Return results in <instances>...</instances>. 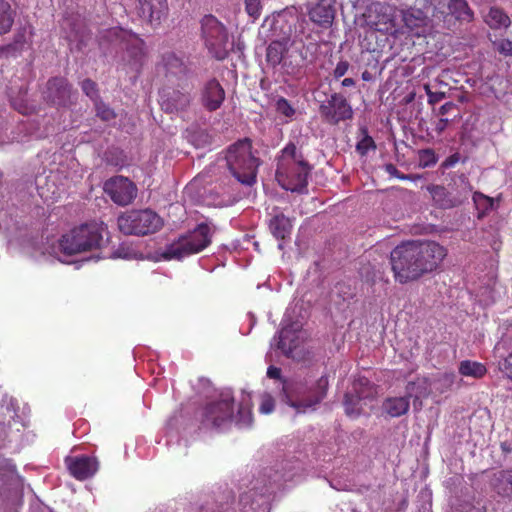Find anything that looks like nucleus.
I'll list each match as a JSON object with an SVG mask.
<instances>
[{
    "mask_svg": "<svg viewBox=\"0 0 512 512\" xmlns=\"http://www.w3.org/2000/svg\"><path fill=\"white\" fill-rule=\"evenodd\" d=\"M446 255V248L434 241L401 243L390 253L394 279L400 284L416 281L435 270Z\"/></svg>",
    "mask_w": 512,
    "mask_h": 512,
    "instance_id": "obj_1",
    "label": "nucleus"
},
{
    "mask_svg": "<svg viewBox=\"0 0 512 512\" xmlns=\"http://www.w3.org/2000/svg\"><path fill=\"white\" fill-rule=\"evenodd\" d=\"M310 171V164L294 143H288L281 150L275 177L283 189L302 192L307 187Z\"/></svg>",
    "mask_w": 512,
    "mask_h": 512,
    "instance_id": "obj_2",
    "label": "nucleus"
},
{
    "mask_svg": "<svg viewBox=\"0 0 512 512\" xmlns=\"http://www.w3.org/2000/svg\"><path fill=\"white\" fill-rule=\"evenodd\" d=\"M106 226L103 222H88L72 228L59 239V250L65 255H75L98 249L103 241Z\"/></svg>",
    "mask_w": 512,
    "mask_h": 512,
    "instance_id": "obj_3",
    "label": "nucleus"
},
{
    "mask_svg": "<svg viewBox=\"0 0 512 512\" xmlns=\"http://www.w3.org/2000/svg\"><path fill=\"white\" fill-rule=\"evenodd\" d=\"M225 158L230 172L240 183L251 186L256 182L260 160L252 151L250 139L245 138L232 144Z\"/></svg>",
    "mask_w": 512,
    "mask_h": 512,
    "instance_id": "obj_4",
    "label": "nucleus"
},
{
    "mask_svg": "<svg viewBox=\"0 0 512 512\" xmlns=\"http://www.w3.org/2000/svg\"><path fill=\"white\" fill-rule=\"evenodd\" d=\"M328 381L321 377L315 387H308L303 382H284L282 387V399L296 413H305L314 408L326 395Z\"/></svg>",
    "mask_w": 512,
    "mask_h": 512,
    "instance_id": "obj_5",
    "label": "nucleus"
},
{
    "mask_svg": "<svg viewBox=\"0 0 512 512\" xmlns=\"http://www.w3.org/2000/svg\"><path fill=\"white\" fill-rule=\"evenodd\" d=\"M163 219L151 209H133L118 216L117 225L125 235L145 236L158 232Z\"/></svg>",
    "mask_w": 512,
    "mask_h": 512,
    "instance_id": "obj_6",
    "label": "nucleus"
},
{
    "mask_svg": "<svg viewBox=\"0 0 512 512\" xmlns=\"http://www.w3.org/2000/svg\"><path fill=\"white\" fill-rule=\"evenodd\" d=\"M211 243V230L208 224L200 223L193 230L178 238L167 247L168 258L182 259L204 250Z\"/></svg>",
    "mask_w": 512,
    "mask_h": 512,
    "instance_id": "obj_7",
    "label": "nucleus"
},
{
    "mask_svg": "<svg viewBox=\"0 0 512 512\" xmlns=\"http://www.w3.org/2000/svg\"><path fill=\"white\" fill-rule=\"evenodd\" d=\"M201 38L212 57L224 60L229 54L228 31L214 15H205L201 21Z\"/></svg>",
    "mask_w": 512,
    "mask_h": 512,
    "instance_id": "obj_8",
    "label": "nucleus"
},
{
    "mask_svg": "<svg viewBox=\"0 0 512 512\" xmlns=\"http://www.w3.org/2000/svg\"><path fill=\"white\" fill-rule=\"evenodd\" d=\"M322 120L329 125H338L353 118V109L342 93H333L319 106Z\"/></svg>",
    "mask_w": 512,
    "mask_h": 512,
    "instance_id": "obj_9",
    "label": "nucleus"
},
{
    "mask_svg": "<svg viewBox=\"0 0 512 512\" xmlns=\"http://www.w3.org/2000/svg\"><path fill=\"white\" fill-rule=\"evenodd\" d=\"M234 405L229 399L207 404L199 415L200 426L203 429H218L230 423L233 417Z\"/></svg>",
    "mask_w": 512,
    "mask_h": 512,
    "instance_id": "obj_10",
    "label": "nucleus"
},
{
    "mask_svg": "<svg viewBox=\"0 0 512 512\" xmlns=\"http://www.w3.org/2000/svg\"><path fill=\"white\" fill-rule=\"evenodd\" d=\"M103 189L110 199L119 206L129 205L137 196L136 185L121 175L106 180Z\"/></svg>",
    "mask_w": 512,
    "mask_h": 512,
    "instance_id": "obj_11",
    "label": "nucleus"
},
{
    "mask_svg": "<svg viewBox=\"0 0 512 512\" xmlns=\"http://www.w3.org/2000/svg\"><path fill=\"white\" fill-rule=\"evenodd\" d=\"M73 95L72 85L62 76L50 78L43 92L45 101L57 107H69L72 105Z\"/></svg>",
    "mask_w": 512,
    "mask_h": 512,
    "instance_id": "obj_12",
    "label": "nucleus"
},
{
    "mask_svg": "<svg viewBox=\"0 0 512 512\" xmlns=\"http://www.w3.org/2000/svg\"><path fill=\"white\" fill-rule=\"evenodd\" d=\"M138 16L152 27H157L168 14L167 0H137Z\"/></svg>",
    "mask_w": 512,
    "mask_h": 512,
    "instance_id": "obj_13",
    "label": "nucleus"
},
{
    "mask_svg": "<svg viewBox=\"0 0 512 512\" xmlns=\"http://www.w3.org/2000/svg\"><path fill=\"white\" fill-rule=\"evenodd\" d=\"M65 464L69 473L79 481L94 476L99 469L97 458L87 455L67 456Z\"/></svg>",
    "mask_w": 512,
    "mask_h": 512,
    "instance_id": "obj_14",
    "label": "nucleus"
},
{
    "mask_svg": "<svg viewBox=\"0 0 512 512\" xmlns=\"http://www.w3.org/2000/svg\"><path fill=\"white\" fill-rule=\"evenodd\" d=\"M225 98V90L216 78H211L204 83L200 92V101L205 110L208 112L217 111L222 106Z\"/></svg>",
    "mask_w": 512,
    "mask_h": 512,
    "instance_id": "obj_15",
    "label": "nucleus"
},
{
    "mask_svg": "<svg viewBox=\"0 0 512 512\" xmlns=\"http://www.w3.org/2000/svg\"><path fill=\"white\" fill-rule=\"evenodd\" d=\"M335 0H317L307 8L309 19L317 26L327 29L332 26L335 18Z\"/></svg>",
    "mask_w": 512,
    "mask_h": 512,
    "instance_id": "obj_16",
    "label": "nucleus"
},
{
    "mask_svg": "<svg viewBox=\"0 0 512 512\" xmlns=\"http://www.w3.org/2000/svg\"><path fill=\"white\" fill-rule=\"evenodd\" d=\"M375 20L370 21L375 30L393 34L396 31L395 9L386 3L374 6Z\"/></svg>",
    "mask_w": 512,
    "mask_h": 512,
    "instance_id": "obj_17",
    "label": "nucleus"
},
{
    "mask_svg": "<svg viewBox=\"0 0 512 512\" xmlns=\"http://www.w3.org/2000/svg\"><path fill=\"white\" fill-rule=\"evenodd\" d=\"M191 103V96L188 92L179 90H164L160 95V104L167 113L185 111Z\"/></svg>",
    "mask_w": 512,
    "mask_h": 512,
    "instance_id": "obj_18",
    "label": "nucleus"
},
{
    "mask_svg": "<svg viewBox=\"0 0 512 512\" xmlns=\"http://www.w3.org/2000/svg\"><path fill=\"white\" fill-rule=\"evenodd\" d=\"M21 485V478L16 467L7 460L0 461V495L17 489Z\"/></svg>",
    "mask_w": 512,
    "mask_h": 512,
    "instance_id": "obj_19",
    "label": "nucleus"
},
{
    "mask_svg": "<svg viewBox=\"0 0 512 512\" xmlns=\"http://www.w3.org/2000/svg\"><path fill=\"white\" fill-rule=\"evenodd\" d=\"M289 38H282L281 40H274L269 43L266 48V62L272 67L276 68L282 64L283 68L287 67L286 61H284V55L289 49Z\"/></svg>",
    "mask_w": 512,
    "mask_h": 512,
    "instance_id": "obj_20",
    "label": "nucleus"
},
{
    "mask_svg": "<svg viewBox=\"0 0 512 512\" xmlns=\"http://www.w3.org/2000/svg\"><path fill=\"white\" fill-rule=\"evenodd\" d=\"M490 486L500 497H512V469H502L493 473Z\"/></svg>",
    "mask_w": 512,
    "mask_h": 512,
    "instance_id": "obj_21",
    "label": "nucleus"
},
{
    "mask_svg": "<svg viewBox=\"0 0 512 512\" xmlns=\"http://www.w3.org/2000/svg\"><path fill=\"white\" fill-rule=\"evenodd\" d=\"M447 8L448 13L440 12L444 19L448 15L461 23H470L474 19V12L466 0H449Z\"/></svg>",
    "mask_w": 512,
    "mask_h": 512,
    "instance_id": "obj_22",
    "label": "nucleus"
},
{
    "mask_svg": "<svg viewBox=\"0 0 512 512\" xmlns=\"http://www.w3.org/2000/svg\"><path fill=\"white\" fill-rule=\"evenodd\" d=\"M427 190L431 194L434 203L442 209L453 208L460 203L459 200L451 197L450 193L442 185H429Z\"/></svg>",
    "mask_w": 512,
    "mask_h": 512,
    "instance_id": "obj_23",
    "label": "nucleus"
},
{
    "mask_svg": "<svg viewBox=\"0 0 512 512\" xmlns=\"http://www.w3.org/2000/svg\"><path fill=\"white\" fill-rule=\"evenodd\" d=\"M269 229L275 238L285 240L290 236L292 231L291 219L286 217L283 213H279L271 218Z\"/></svg>",
    "mask_w": 512,
    "mask_h": 512,
    "instance_id": "obj_24",
    "label": "nucleus"
},
{
    "mask_svg": "<svg viewBox=\"0 0 512 512\" xmlns=\"http://www.w3.org/2000/svg\"><path fill=\"white\" fill-rule=\"evenodd\" d=\"M459 374L463 377H471L474 379H481L487 373L486 366L478 361L463 360L458 366Z\"/></svg>",
    "mask_w": 512,
    "mask_h": 512,
    "instance_id": "obj_25",
    "label": "nucleus"
},
{
    "mask_svg": "<svg viewBox=\"0 0 512 512\" xmlns=\"http://www.w3.org/2000/svg\"><path fill=\"white\" fill-rule=\"evenodd\" d=\"M353 393L361 401L373 400L376 395V388L366 377H359L353 382Z\"/></svg>",
    "mask_w": 512,
    "mask_h": 512,
    "instance_id": "obj_26",
    "label": "nucleus"
},
{
    "mask_svg": "<svg viewBox=\"0 0 512 512\" xmlns=\"http://www.w3.org/2000/svg\"><path fill=\"white\" fill-rule=\"evenodd\" d=\"M485 22L491 29L508 28L511 24L509 16L499 7H491L485 16Z\"/></svg>",
    "mask_w": 512,
    "mask_h": 512,
    "instance_id": "obj_27",
    "label": "nucleus"
},
{
    "mask_svg": "<svg viewBox=\"0 0 512 512\" xmlns=\"http://www.w3.org/2000/svg\"><path fill=\"white\" fill-rule=\"evenodd\" d=\"M409 397L388 398L384 402V409L391 417H399L406 414L409 410Z\"/></svg>",
    "mask_w": 512,
    "mask_h": 512,
    "instance_id": "obj_28",
    "label": "nucleus"
},
{
    "mask_svg": "<svg viewBox=\"0 0 512 512\" xmlns=\"http://www.w3.org/2000/svg\"><path fill=\"white\" fill-rule=\"evenodd\" d=\"M426 16L420 9H408L402 12V20L404 25L414 30L426 25Z\"/></svg>",
    "mask_w": 512,
    "mask_h": 512,
    "instance_id": "obj_29",
    "label": "nucleus"
},
{
    "mask_svg": "<svg viewBox=\"0 0 512 512\" xmlns=\"http://www.w3.org/2000/svg\"><path fill=\"white\" fill-rule=\"evenodd\" d=\"M14 23V12L6 0H0V35L11 30Z\"/></svg>",
    "mask_w": 512,
    "mask_h": 512,
    "instance_id": "obj_30",
    "label": "nucleus"
},
{
    "mask_svg": "<svg viewBox=\"0 0 512 512\" xmlns=\"http://www.w3.org/2000/svg\"><path fill=\"white\" fill-rule=\"evenodd\" d=\"M162 63L167 73L179 75L186 72L184 62L174 53L164 54L162 57Z\"/></svg>",
    "mask_w": 512,
    "mask_h": 512,
    "instance_id": "obj_31",
    "label": "nucleus"
},
{
    "mask_svg": "<svg viewBox=\"0 0 512 512\" xmlns=\"http://www.w3.org/2000/svg\"><path fill=\"white\" fill-rule=\"evenodd\" d=\"M362 402L356 398L354 393H346L344 396L346 414L351 417H358L363 411Z\"/></svg>",
    "mask_w": 512,
    "mask_h": 512,
    "instance_id": "obj_32",
    "label": "nucleus"
},
{
    "mask_svg": "<svg viewBox=\"0 0 512 512\" xmlns=\"http://www.w3.org/2000/svg\"><path fill=\"white\" fill-rule=\"evenodd\" d=\"M363 137L358 141L356 145V151L361 155L365 156L370 150L376 149V144L373 138L368 134L366 128L361 129Z\"/></svg>",
    "mask_w": 512,
    "mask_h": 512,
    "instance_id": "obj_33",
    "label": "nucleus"
},
{
    "mask_svg": "<svg viewBox=\"0 0 512 512\" xmlns=\"http://www.w3.org/2000/svg\"><path fill=\"white\" fill-rule=\"evenodd\" d=\"M93 103H94L96 115L103 121H110L116 117L114 110L112 108H110L109 105L104 103L102 101L101 97L98 99V101H94Z\"/></svg>",
    "mask_w": 512,
    "mask_h": 512,
    "instance_id": "obj_34",
    "label": "nucleus"
},
{
    "mask_svg": "<svg viewBox=\"0 0 512 512\" xmlns=\"http://www.w3.org/2000/svg\"><path fill=\"white\" fill-rule=\"evenodd\" d=\"M80 86H81L83 93L87 97H89L92 102L98 101V99L100 98V94H99L98 85L95 81L87 78L81 82Z\"/></svg>",
    "mask_w": 512,
    "mask_h": 512,
    "instance_id": "obj_35",
    "label": "nucleus"
},
{
    "mask_svg": "<svg viewBox=\"0 0 512 512\" xmlns=\"http://www.w3.org/2000/svg\"><path fill=\"white\" fill-rule=\"evenodd\" d=\"M437 155L433 149L427 148L419 151L420 165L423 167H431L437 163Z\"/></svg>",
    "mask_w": 512,
    "mask_h": 512,
    "instance_id": "obj_36",
    "label": "nucleus"
},
{
    "mask_svg": "<svg viewBox=\"0 0 512 512\" xmlns=\"http://www.w3.org/2000/svg\"><path fill=\"white\" fill-rule=\"evenodd\" d=\"M498 369L507 380L512 382V351L499 361Z\"/></svg>",
    "mask_w": 512,
    "mask_h": 512,
    "instance_id": "obj_37",
    "label": "nucleus"
},
{
    "mask_svg": "<svg viewBox=\"0 0 512 512\" xmlns=\"http://www.w3.org/2000/svg\"><path fill=\"white\" fill-rule=\"evenodd\" d=\"M246 13L254 20L258 19L262 13L261 0H244Z\"/></svg>",
    "mask_w": 512,
    "mask_h": 512,
    "instance_id": "obj_38",
    "label": "nucleus"
},
{
    "mask_svg": "<svg viewBox=\"0 0 512 512\" xmlns=\"http://www.w3.org/2000/svg\"><path fill=\"white\" fill-rule=\"evenodd\" d=\"M276 111L287 118H291L295 114V109L290 104V102L284 97H280L276 101Z\"/></svg>",
    "mask_w": 512,
    "mask_h": 512,
    "instance_id": "obj_39",
    "label": "nucleus"
},
{
    "mask_svg": "<svg viewBox=\"0 0 512 512\" xmlns=\"http://www.w3.org/2000/svg\"><path fill=\"white\" fill-rule=\"evenodd\" d=\"M384 170L391 176V177H394V178H397V179H400V180H414L416 178H419V176L417 175H412V174H403L402 172H400L397 167L392 164V163H388V164H385L384 166Z\"/></svg>",
    "mask_w": 512,
    "mask_h": 512,
    "instance_id": "obj_40",
    "label": "nucleus"
},
{
    "mask_svg": "<svg viewBox=\"0 0 512 512\" xmlns=\"http://www.w3.org/2000/svg\"><path fill=\"white\" fill-rule=\"evenodd\" d=\"M424 90L428 96V103L429 104H436L443 100L446 97L445 92L443 91H433L431 85L425 84Z\"/></svg>",
    "mask_w": 512,
    "mask_h": 512,
    "instance_id": "obj_41",
    "label": "nucleus"
},
{
    "mask_svg": "<svg viewBox=\"0 0 512 512\" xmlns=\"http://www.w3.org/2000/svg\"><path fill=\"white\" fill-rule=\"evenodd\" d=\"M473 200L477 205H483L484 210H491L494 205L493 198L488 197L481 192H475L473 195Z\"/></svg>",
    "mask_w": 512,
    "mask_h": 512,
    "instance_id": "obj_42",
    "label": "nucleus"
},
{
    "mask_svg": "<svg viewBox=\"0 0 512 512\" xmlns=\"http://www.w3.org/2000/svg\"><path fill=\"white\" fill-rule=\"evenodd\" d=\"M275 401L270 394H264L261 398L260 412L263 414H269L274 410Z\"/></svg>",
    "mask_w": 512,
    "mask_h": 512,
    "instance_id": "obj_43",
    "label": "nucleus"
},
{
    "mask_svg": "<svg viewBox=\"0 0 512 512\" xmlns=\"http://www.w3.org/2000/svg\"><path fill=\"white\" fill-rule=\"evenodd\" d=\"M290 333H291L290 330H287V329H283L279 333V341H278L277 346L279 349H281L285 353L292 352L293 348L295 347L291 344L286 343V340L289 338Z\"/></svg>",
    "mask_w": 512,
    "mask_h": 512,
    "instance_id": "obj_44",
    "label": "nucleus"
},
{
    "mask_svg": "<svg viewBox=\"0 0 512 512\" xmlns=\"http://www.w3.org/2000/svg\"><path fill=\"white\" fill-rule=\"evenodd\" d=\"M252 420V412L250 408L240 406L238 410V422L242 423L243 425H250Z\"/></svg>",
    "mask_w": 512,
    "mask_h": 512,
    "instance_id": "obj_45",
    "label": "nucleus"
},
{
    "mask_svg": "<svg viewBox=\"0 0 512 512\" xmlns=\"http://www.w3.org/2000/svg\"><path fill=\"white\" fill-rule=\"evenodd\" d=\"M497 51L504 56H512V41L502 39L497 43Z\"/></svg>",
    "mask_w": 512,
    "mask_h": 512,
    "instance_id": "obj_46",
    "label": "nucleus"
},
{
    "mask_svg": "<svg viewBox=\"0 0 512 512\" xmlns=\"http://www.w3.org/2000/svg\"><path fill=\"white\" fill-rule=\"evenodd\" d=\"M349 69V63L346 60L339 61L333 71V76L335 79H339L344 76Z\"/></svg>",
    "mask_w": 512,
    "mask_h": 512,
    "instance_id": "obj_47",
    "label": "nucleus"
},
{
    "mask_svg": "<svg viewBox=\"0 0 512 512\" xmlns=\"http://www.w3.org/2000/svg\"><path fill=\"white\" fill-rule=\"evenodd\" d=\"M129 53L131 54V56L133 57V61L135 64L141 66L142 65V62H143V59L145 57V53L142 49V47L140 46H137V47H132L130 50H129Z\"/></svg>",
    "mask_w": 512,
    "mask_h": 512,
    "instance_id": "obj_48",
    "label": "nucleus"
},
{
    "mask_svg": "<svg viewBox=\"0 0 512 512\" xmlns=\"http://www.w3.org/2000/svg\"><path fill=\"white\" fill-rule=\"evenodd\" d=\"M454 119H449V118H439L436 122H435V127H434V130L436 131V133L438 135H441L445 129L447 128L448 124L450 122H452Z\"/></svg>",
    "mask_w": 512,
    "mask_h": 512,
    "instance_id": "obj_49",
    "label": "nucleus"
},
{
    "mask_svg": "<svg viewBox=\"0 0 512 512\" xmlns=\"http://www.w3.org/2000/svg\"><path fill=\"white\" fill-rule=\"evenodd\" d=\"M458 106L453 102H446L439 108V115L444 116L446 114H449L453 111H458Z\"/></svg>",
    "mask_w": 512,
    "mask_h": 512,
    "instance_id": "obj_50",
    "label": "nucleus"
},
{
    "mask_svg": "<svg viewBox=\"0 0 512 512\" xmlns=\"http://www.w3.org/2000/svg\"><path fill=\"white\" fill-rule=\"evenodd\" d=\"M459 154L458 153H455V154H452L450 155L449 157H447L444 162L442 163V166L444 168H451L453 167L456 163H458L459 161Z\"/></svg>",
    "mask_w": 512,
    "mask_h": 512,
    "instance_id": "obj_51",
    "label": "nucleus"
},
{
    "mask_svg": "<svg viewBox=\"0 0 512 512\" xmlns=\"http://www.w3.org/2000/svg\"><path fill=\"white\" fill-rule=\"evenodd\" d=\"M16 51L14 44L0 46V58L7 57Z\"/></svg>",
    "mask_w": 512,
    "mask_h": 512,
    "instance_id": "obj_52",
    "label": "nucleus"
},
{
    "mask_svg": "<svg viewBox=\"0 0 512 512\" xmlns=\"http://www.w3.org/2000/svg\"><path fill=\"white\" fill-rule=\"evenodd\" d=\"M267 376L272 379H280L281 369L276 366H269L267 369Z\"/></svg>",
    "mask_w": 512,
    "mask_h": 512,
    "instance_id": "obj_53",
    "label": "nucleus"
},
{
    "mask_svg": "<svg viewBox=\"0 0 512 512\" xmlns=\"http://www.w3.org/2000/svg\"><path fill=\"white\" fill-rule=\"evenodd\" d=\"M343 87H351L355 85V81L353 78H345L341 82Z\"/></svg>",
    "mask_w": 512,
    "mask_h": 512,
    "instance_id": "obj_54",
    "label": "nucleus"
},
{
    "mask_svg": "<svg viewBox=\"0 0 512 512\" xmlns=\"http://www.w3.org/2000/svg\"><path fill=\"white\" fill-rule=\"evenodd\" d=\"M444 378L449 381L450 383H453L454 382V379H455V374L453 372L451 373H445L444 374Z\"/></svg>",
    "mask_w": 512,
    "mask_h": 512,
    "instance_id": "obj_55",
    "label": "nucleus"
},
{
    "mask_svg": "<svg viewBox=\"0 0 512 512\" xmlns=\"http://www.w3.org/2000/svg\"><path fill=\"white\" fill-rule=\"evenodd\" d=\"M501 449L504 453H509L511 451L510 447L506 443L501 444Z\"/></svg>",
    "mask_w": 512,
    "mask_h": 512,
    "instance_id": "obj_56",
    "label": "nucleus"
}]
</instances>
